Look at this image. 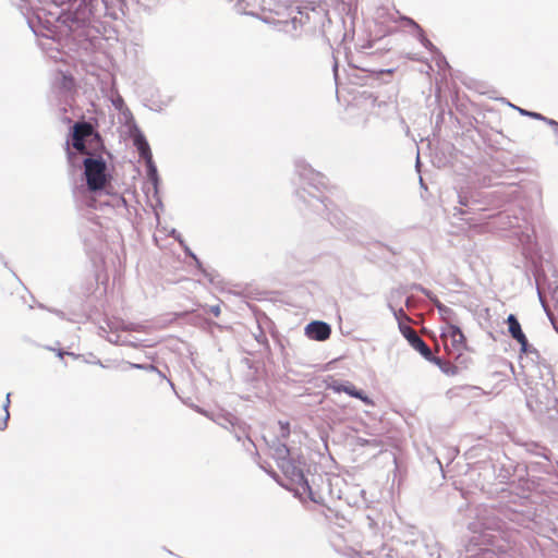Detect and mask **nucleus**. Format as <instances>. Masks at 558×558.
<instances>
[{"mask_svg":"<svg viewBox=\"0 0 558 558\" xmlns=\"http://www.w3.org/2000/svg\"><path fill=\"white\" fill-rule=\"evenodd\" d=\"M507 324H508V330H509L510 336L514 340H517L518 343L520 344L521 353L526 354L529 352V350H527L529 341H527L526 336L524 335V332L521 329V325H520L519 320L517 319V317L513 314H510L507 318Z\"/></svg>","mask_w":558,"mask_h":558,"instance_id":"nucleus-5","label":"nucleus"},{"mask_svg":"<svg viewBox=\"0 0 558 558\" xmlns=\"http://www.w3.org/2000/svg\"><path fill=\"white\" fill-rule=\"evenodd\" d=\"M298 476L300 477V480H303V478H304V476H303L302 472H300V471L298 472Z\"/></svg>","mask_w":558,"mask_h":558,"instance_id":"nucleus-16","label":"nucleus"},{"mask_svg":"<svg viewBox=\"0 0 558 558\" xmlns=\"http://www.w3.org/2000/svg\"><path fill=\"white\" fill-rule=\"evenodd\" d=\"M10 395L7 396V400H5V403L3 405V411H4V414L2 417H0V430H3L7 428L8 426V421H9V417H10V414H9V404H10V399H9Z\"/></svg>","mask_w":558,"mask_h":558,"instance_id":"nucleus-10","label":"nucleus"},{"mask_svg":"<svg viewBox=\"0 0 558 558\" xmlns=\"http://www.w3.org/2000/svg\"><path fill=\"white\" fill-rule=\"evenodd\" d=\"M305 333L310 339L325 341L330 337V326L324 322L315 320L305 327Z\"/></svg>","mask_w":558,"mask_h":558,"instance_id":"nucleus-7","label":"nucleus"},{"mask_svg":"<svg viewBox=\"0 0 558 558\" xmlns=\"http://www.w3.org/2000/svg\"><path fill=\"white\" fill-rule=\"evenodd\" d=\"M327 388L333 390L335 392H345L351 397L360 399L367 405H373V401L361 390H357L356 387L351 383L341 384L337 380H332L330 384H327Z\"/></svg>","mask_w":558,"mask_h":558,"instance_id":"nucleus-6","label":"nucleus"},{"mask_svg":"<svg viewBox=\"0 0 558 558\" xmlns=\"http://www.w3.org/2000/svg\"><path fill=\"white\" fill-rule=\"evenodd\" d=\"M107 166L101 157H88L84 160V173L86 177L87 186L90 191H99L106 186Z\"/></svg>","mask_w":558,"mask_h":558,"instance_id":"nucleus-1","label":"nucleus"},{"mask_svg":"<svg viewBox=\"0 0 558 558\" xmlns=\"http://www.w3.org/2000/svg\"><path fill=\"white\" fill-rule=\"evenodd\" d=\"M423 44H424L426 47L432 45V44H430V41H429L428 39H426V38H424Z\"/></svg>","mask_w":558,"mask_h":558,"instance_id":"nucleus-14","label":"nucleus"},{"mask_svg":"<svg viewBox=\"0 0 558 558\" xmlns=\"http://www.w3.org/2000/svg\"><path fill=\"white\" fill-rule=\"evenodd\" d=\"M400 332L408 340L409 344L417 351L426 361L433 356L430 348L417 335L416 330L407 325H400Z\"/></svg>","mask_w":558,"mask_h":558,"instance_id":"nucleus-4","label":"nucleus"},{"mask_svg":"<svg viewBox=\"0 0 558 558\" xmlns=\"http://www.w3.org/2000/svg\"><path fill=\"white\" fill-rule=\"evenodd\" d=\"M428 362L437 365L444 374L447 376H456L459 374V368L457 365L452 364L449 361H444L440 357H437L433 354V356L428 360Z\"/></svg>","mask_w":558,"mask_h":558,"instance_id":"nucleus-8","label":"nucleus"},{"mask_svg":"<svg viewBox=\"0 0 558 558\" xmlns=\"http://www.w3.org/2000/svg\"><path fill=\"white\" fill-rule=\"evenodd\" d=\"M213 313H214L215 316H218L220 314L219 307H214L213 308Z\"/></svg>","mask_w":558,"mask_h":558,"instance_id":"nucleus-13","label":"nucleus"},{"mask_svg":"<svg viewBox=\"0 0 558 558\" xmlns=\"http://www.w3.org/2000/svg\"><path fill=\"white\" fill-rule=\"evenodd\" d=\"M134 143H135L142 157H144V158L150 157L149 146H148L147 142L142 136L136 137L134 140Z\"/></svg>","mask_w":558,"mask_h":558,"instance_id":"nucleus-9","label":"nucleus"},{"mask_svg":"<svg viewBox=\"0 0 558 558\" xmlns=\"http://www.w3.org/2000/svg\"><path fill=\"white\" fill-rule=\"evenodd\" d=\"M94 133V128L88 122H77L73 125L72 133V146L83 155H89L85 140L92 136Z\"/></svg>","mask_w":558,"mask_h":558,"instance_id":"nucleus-3","label":"nucleus"},{"mask_svg":"<svg viewBox=\"0 0 558 558\" xmlns=\"http://www.w3.org/2000/svg\"><path fill=\"white\" fill-rule=\"evenodd\" d=\"M440 338L444 341L447 353L454 355L456 360L468 349L466 338L462 330L456 325L446 324V326L441 328Z\"/></svg>","mask_w":558,"mask_h":558,"instance_id":"nucleus-2","label":"nucleus"},{"mask_svg":"<svg viewBox=\"0 0 558 558\" xmlns=\"http://www.w3.org/2000/svg\"><path fill=\"white\" fill-rule=\"evenodd\" d=\"M550 124L555 125L556 129H558V122L556 121H550Z\"/></svg>","mask_w":558,"mask_h":558,"instance_id":"nucleus-15","label":"nucleus"},{"mask_svg":"<svg viewBox=\"0 0 558 558\" xmlns=\"http://www.w3.org/2000/svg\"><path fill=\"white\" fill-rule=\"evenodd\" d=\"M65 150H66V154H68L69 158H71L73 154H72V151L70 150V144H69V142H66V144H65Z\"/></svg>","mask_w":558,"mask_h":558,"instance_id":"nucleus-12","label":"nucleus"},{"mask_svg":"<svg viewBox=\"0 0 558 558\" xmlns=\"http://www.w3.org/2000/svg\"><path fill=\"white\" fill-rule=\"evenodd\" d=\"M403 20L409 24V25H412L416 28H420V26L412 20V19H409V17H403Z\"/></svg>","mask_w":558,"mask_h":558,"instance_id":"nucleus-11","label":"nucleus"}]
</instances>
